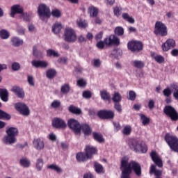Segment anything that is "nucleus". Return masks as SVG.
<instances>
[{
  "label": "nucleus",
  "mask_w": 178,
  "mask_h": 178,
  "mask_svg": "<svg viewBox=\"0 0 178 178\" xmlns=\"http://www.w3.org/2000/svg\"><path fill=\"white\" fill-rule=\"evenodd\" d=\"M127 144L130 149L134 152H142V154L147 152V145L140 139L130 138L128 140Z\"/></svg>",
  "instance_id": "1"
},
{
  "label": "nucleus",
  "mask_w": 178,
  "mask_h": 178,
  "mask_svg": "<svg viewBox=\"0 0 178 178\" xmlns=\"http://www.w3.org/2000/svg\"><path fill=\"white\" fill-rule=\"evenodd\" d=\"M124 165L127 169H129L131 173V170H134L136 176H141V165L140 163L136 161H131L129 163V159L126 157H123L121 161V165Z\"/></svg>",
  "instance_id": "2"
},
{
  "label": "nucleus",
  "mask_w": 178,
  "mask_h": 178,
  "mask_svg": "<svg viewBox=\"0 0 178 178\" xmlns=\"http://www.w3.org/2000/svg\"><path fill=\"white\" fill-rule=\"evenodd\" d=\"M120 40L119 38L115 35H111L108 38H106L104 41H99L97 43L96 47L99 49H104L105 45L110 47V45H119Z\"/></svg>",
  "instance_id": "3"
},
{
  "label": "nucleus",
  "mask_w": 178,
  "mask_h": 178,
  "mask_svg": "<svg viewBox=\"0 0 178 178\" xmlns=\"http://www.w3.org/2000/svg\"><path fill=\"white\" fill-rule=\"evenodd\" d=\"M63 37L64 41L70 44H73L77 41V33H76V31L72 27L65 29Z\"/></svg>",
  "instance_id": "4"
},
{
  "label": "nucleus",
  "mask_w": 178,
  "mask_h": 178,
  "mask_svg": "<svg viewBox=\"0 0 178 178\" xmlns=\"http://www.w3.org/2000/svg\"><path fill=\"white\" fill-rule=\"evenodd\" d=\"M165 140L168 144L170 149L174 151V152L178 153V138L175 136L170 135V134H167L165 136Z\"/></svg>",
  "instance_id": "5"
},
{
  "label": "nucleus",
  "mask_w": 178,
  "mask_h": 178,
  "mask_svg": "<svg viewBox=\"0 0 178 178\" xmlns=\"http://www.w3.org/2000/svg\"><path fill=\"white\" fill-rule=\"evenodd\" d=\"M38 13L40 20H45L51 17V10L45 4H40L38 8Z\"/></svg>",
  "instance_id": "6"
},
{
  "label": "nucleus",
  "mask_w": 178,
  "mask_h": 178,
  "mask_svg": "<svg viewBox=\"0 0 178 178\" xmlns=\"http://www.w3.org/2000/svg\"><path fill=\"white\" fill-rule=\"evenodd\" d=\"M154 34L161 37H166L168 35V27L162 22L157 21L155 24Z\"/></svg>",
  "instance_id": "7"
},
{
  "label": "nucleus",
  "mask_w": 178,
  "mask_h": 178,
  "mask_svg": "<svg viewBox=\"0 0 178 178\" xmlns=\"http://www.w3.org/2000/svg\"><path fill=\"white\" fill-rule=\"evenodd\" d=\"M67 126L75 134L81 133V125H80V122L74 118L68 120Z\"/></svg>",
  "instance_id": "8"
},
{
  "label": "nucleus",
  "mask_w": 178,
  "mask_h": 178,
  "mask_svg": "<svg viewBox=\"0 0 178 178\" xmlns=\"http://www.w3.org/2000/svg\"><path fill=\"white\" fill-rule=\"evenodd\" d=\"M15 108L17 112H19V113L24 116H29V115H30V109L24 103H16Z\"/></svg>",
  "instance_id": "9"
},
{
  "label": "nucleus",
  "mask_w": 178,
  "mask_h": 178,
  "mask_svg": "<svg viewBox=\"0 0 178 178\" xmlns=\"http://www.w3.org/2000/svg\"><path fill=\"white\" fill-rule=\"evenodd\" d=\"M164 113L169 116L172 120L176 121L178 119V114L175 108L171 106H166L163 109Z\"/></svg>",
  "instance_id": "10"
},
{
  "label": "nucleus",
  "mask_w": 178,
  "mask_h": 178,
  "mask_svg": "<svg viewBox=\"0 0 178 178\" xmlns=\"http://www.w3.org/2000/svg\"><path fill=\"white\" fill-rule=\"evenodd\" d=\"M128 49L132 52H140L143 49V43L138 41H131L127 44Z\"/></svg>",
  "instance_id": "11"
},
{
  "label": "nucleus",
  "mask_w": 178,
  "mask_h": 178,
  "mask_svg": "<svg viewBox=\"0 0 178 178\" xmlns=\"http://www.w3.org/2000/svg\"><path fill=\"white\" fill-rule=\"evenodd\" d=\"M52 126L55 129H66L67 124L62 118H56L52 120Z\"/></svg>",
  "instance_id": "12"
},
{
  "label": "nucleus",
  "mask_w": 178,
  "mask_h": 178,
  "mask_svg": "<svg viewBox=\"0 0 178 178\" xmlns=\"http://www.w3.org/2000/svg\"><path fill=\"white\" fill-rule=\"evenodd\" d=\"M175 47H176V41L173 39H168L161 45L163 52H168V51L172 49V48H175Z\"/></svg>",
  "instance_id": "13"
},
{
  "label": "nucleus",
  "mask_w": 178,
  "mask_h": 178,
  "mask_svg": "<svg viewBox=\"0 0 178 178\" xmlns=\"http://www.w3.org/2000/svg\"><path fill=\"white\" fill-rule=\"evenodd\" d=\"M150 156L153 161V162L158 166L159 168H162L163 166V162L162 161V159L158 155L156 152L152 151L150 154Z\"/></svg>",
  "instance_id": "14"
},
{
  "label": "nucleus",
  "mask_w": 178,
  "mask_h": 178,
  "mask_svg": "<svg viewBox=\"0 0 178 178\" xmlns=\"http://www.w3.org/2000/svg\"><path fill=\"white\" fill-rule=\"evenodd\" d=\"M97 115L101 119H113L115 117V113L112 111H100Z\"/></svg>",
  "instance_id": "15"
},
{
  "label": "nucleus",
  "mask_w": 178,
  "mask_h": 178,
  "mask_svg": "<svg viewBox=\"0 0 178 178\" xmlns=\"http://www.w3.org/2000/svg\"><path fill=\"white\" fill-rule=\"evenodd\" d=\"M32 66L33 67L40 68L42 69H46V67H48V65H49L47 61L46 60H33L31 61Z\"/></svg>",
  "instance_id": "16"
},
{
  "label": "nucleus",
  "mask_w": 178,
  "mask_h": 178,
  "mask_svg": "<svg viewBox=\"0 0 178 178\" xmlns=\"http://www.w3.org/2000/svg\"><path fill=\"white\" fill-rule=\"evenodd\" d=\"M16 13H23V8H22V6L19 4L14 5L11 6V13H10V17H15V15Z\"/></svg>",
  "instance_id": "17"
},
{
  "label": "nucleus",
  "mask_w": 178,
  "mask_h": 178,
  "mask_svg": "<svg viewBox=\"0 0 178 178\" xmlns=\"http://www.w3.org/2000/svg\"><path fill=\"white\" fill-rule=\"evenodd\" d=\"M33 144L34 148H35V149H38V151H41V149H44V147H45V145H44V141L41 140V138L34 139L33 141Z\"/></svg>",
  "instance_id": "18"
},
{
  "label": "nucleus",
  "mask_w": 178,
  "mask_h": 178,
  "mask_svg": "<svg viewBox=\"0 0 178 178\" xmlns=\"http://www.w3.org/2000/svg\"><path fill=\"white\" fill-rule=\"evenodd\" d=\"M12 91L17 95V97H18V98H24V90H23V88L19 86H13Z\"/></svg>",
  "instance_id": "19"
},
{
  "label": "nucleus",
  "mask_w": 178,
  "mask_h": 178,
  "mask_svg": "<svg viewBox=\"0 0 178 178\" xmlns=\"http://www.w3.org/2000/svg\"><path fill=\"white\" fill-rule=\"evenodd\" d=\"M120 170L122 172L121 178H130V175H131L130 169L127 168L124 164L120 166Z\"/></svg>",
  "instance_id": "20"
},
{
  "label": "nucleus",
  "mask_w": 178,
  "mask_h": 178,
  "mask_svg": "<svg viewBox=\"0 0 178 178\" xmlns=\"http://www.w3.org/2000/svg\"><path fill=\"white\" fill-rule=\"evenodd\" d=\"M149 175H154L156 177H161L162 176V170L156 169V166L152 164L149 168Z\"/></svg>",
  "instance_id": "21"
},
{
  "label": "nucleus",
  "mask_w": 178,
  "mask_h": 178,
  "mask_svg": "<svg viewBox=\"0 0 178 178\" xmlns=\"http://www.w3.org/2000/svg\"><path fill=\"white\" fill-rule=\"evenodd\" d=\"M3 143H5L7 145L15 144L16 143V137L13 136L12 135L7 134L3 138Z\"/></svg>",
  "instance_id": "22"
},
{
  "label": "nucleus",
  "mask_w": 178,
  "mask_h": 178,
  "mask_svg": "<svg viewBox=\"0 0 178 178\" xmlns=\"http://www.w3.org/2000/svg\"><path fill=\"white\" fill-rule=\"evenodd\" d=\"M85 151L88 159H90L94 154H97V149L92 146H86Z\"/></svg>",
  "instance_id": "23"
},
{
  "label": "nucleus",
  "mask_w": 178,
  "mask_h": 178,
  "mask_svg": "<svg viewBox=\"0 0 178 178\" xmlns=\"http://www.w3.org/2000/svg\"><path fill=\"white\" fill-rule=\"evenodd\" d=\"M0 98L3 102H8L9 99V92H8V90L4 88L0 89Z\"/></svg>",
  "instance_id": "24"
},
{
  "label": "nucleus",
  "mask_w": 178,
  "mask_h": 178,
  "mask_svg": "<svg viewBox=\"0 0 178 178\" xmlns=\"http://www.w3.org/2000/svg\"><path fill=\"white\" fill-rule=\"evenodd\" d=\"M62 29H63L62 23L55 22L52 26L51 31L54 34H59V33H60Z\"/></svg>",
  "instance_id": "25"
},
{
  "label": "nucleus",
  "mask_w": 178,
  "mask_h": 178,
  "mask_svg": "<svg viewBox=\"0 0 178 178\" xmlns=\"http://www.w3.org/2000/svg\"><path fill=\"white\" fill-rule=\"evenodd\" d=\"M12 45L13 47H20L23 44V40L19 38L18 37H13L10 40Z\"/></svg>",
  "instance_id": "26"
},
{
  "label": "nucleus",
  "mask_w": 178,
  "mask_h": 178,
  "mask_svg": "<svg viewBox=\"0 0 178 178\" xmlns=\"http://www.w3.org/2000/svg\"><path fill=\"white\" fill-rule=\"evenodd\" d=\"M47 56L48 58H59V56H60V54H59V52L52 49H49L47 50Z\"/></svg>",
  "instance_id": "27"
},
{
  "label": "nucleus",
  "mask_w": 178,
  "mask_h": 178,
  "mask_svg": "<svg viewBox=\"0 0 178 178\" xmlns=\"http://www.w3.org/2000/svg\"><path fill=\"white\" fill-rule=\"evenodd\" d=\"M6 134L8 136H13V137H16L19 134V131L16 127H9L6 131Z\"/></svg>",
  "instance_id": "28"
},
{
  "label": "nucleus",
  "mask_w": 178,
  "mask_h": 178,
  "mask_svg": "<svg viewBox=\"0 0 178 178\" xmlns=\"http://www.w3.org/2000/svg\"><path fill=\"white\" fill-rule=\"evenodd\" d=\"M81 130L84 133L86 136H90L91 133H92V130L91 127L88 126L87 124H83L81 126Z\"/></svg>",
  "instance_id": "29"
},
{
  "label": "nucleus",
  "mask_w": 178,
  "mask_h": 178,
  "mask_svg": "<svg viewBox=\"0 0 178 178\" xmlns=\"http://www.w3.org/2000/svg\"><path fill=\"white\" fill-rule=\"evenodd\" d=\"M76 161H78V162H84V161H87V159H88V158H87V154H86V153H77L76 156Z\"/></svg>",
  "instance_id": "30"
},
{
  "label": "nucleus",
  "mask_w": 178,
  "mask_h": 178,
  "mask_svg": "<svg viewBox=\"0 0 178 178\" xmlns=\"http://www.w3.org/2000/svg\"><path fill=\"white\" fill-rule=\"evenodd\" d=\"M69 111L74 115H81V109L74 106H70L69 107Z\"/></svg>",
  "instance_id": "31"
},
{
  "label": "nucleus",
  "mask_w": 178,
  "mask_h": 178,
  "mask_svg": "<svg viewBox=\"0 0 178 178\" xmlns=\"http://www.w3.org/2000/svg\"><path fill=\"white\" fill-rule=\"evenodd\" d=\"M112 100L115 104L120 102L122 101V95H120L119 92H115L113 95Z\"/></svg>",
  "instance_id": "32"
},
{
  "label": "nucleus",
  "mask_w": 178,
  "mask_h": 178,
  "mask_svg": "<svg viewBox=\"0 0 178 178\" xmlns=\"http://www.w3.org/2000/svg\"><path fill=\"white\" fill-rule=\"evenodd\" d=\"M47 169H51V170H54L57 173H62V168L56 164H51L47 166Z\"/></svg>",
  "instance_id": "33"
},
{
  "label": "nucleus",
  "mask_w": 178,
  "mask_h": 178,
  "mask_svg": "<svg viewBox=\"0 0 178 178\" xmlns=\"http://www.w3.org/2000/svg\"><path fill=\"white\" fill-rule=\"evenodd\" d=\"M19 163L21 166H23V168H29L31 165L30 160H29L27 158L21 159Z\"/></svg>",
  "instance_id": "34"
},
{
  "label": "nucleus",
  "mask_w": 178,
  "mask_h": 178,
  "mask_svg": "<svg viewBox=\"0 0 178 178\" xmlns=\"http://www.w3.org/2000/svg\"><path fill=\"white\" fill-rule=\"evenodd\" d=\"M102 99L104 101H109L111 99V95L106 90H102L100 92Z\"/></svg>",
  "instance_id": "35"
},
{
  "label": "nucleus",
  "mask_w": 178,
  "mask_h": 178,
  "mask_svg": "<svg viewBox=\"0 0 178 178\" xmlns=\"http://www.w3.org/2000/svg\"><path fill=\"white\" fill-rule=\"evenodd\" d=\"M139 116L143 126H147V124H149V118L147 117L144 114H139Z\"/></svg>",
  "instance_id": "36"
},
{
  "label": "nucleus",
  "mask_w": 178,
  "mask_h": 178,
  "mask_svg": "<svg viewBox=\"0 0 178 178\" xmlns=\"http://www.w3.org/2000/svg\"><path fill=\"white\" fill-rule=\"evenodd\" d=\"M44 166V160L42 159H38L36 161V169L38 172H41Z\"/></svg>",
  "instance_id": "37"
},
{
  "label": "nucleus",
  "mask_w": 178,
  "mask_h": 178,
  "mask_svg": "<svg viewBox=\"0 0 178 178\" xmlns=\"http://www.w3.org/2000/svg\"><path fill=\"white\" fill-rule=\"evenodd\" d=\"M88 11L92 17H95L98 15V8L94 6L89 7Z\"/></svg>",
  "instance_id": "38"
},
{
  "label": "nucleus",
  "mask_w": 178,
  "mask_h": 178,
  "mask_svg": "<svg viewBox=\"0 0 178 178\" xmlns=\"http://www.w3.org/2000/svg\"><path fill=\"white\" fill-rule=\"evenodd\" d=\"M10 36V34L6 29H2L0 31V37L2 40H8Z\"/></svg>",
  "instance_id": "39"
},
{
  "label": "nucleus",
  "mask_w": 178,
  "mask_h": 178,
  "mask_svg": "<svg viewBox=\"0 0 178 178\" xmlns=\"http://www.w3.org/2000/svg\"><path fill=\"white\" fill-rule=\"evenodd\" d=\"M76 24L77 26H79V27H80L81 29H86V27H87L88 26L87 21L82 19L81 18H79L76 20Z\"/></svg>",
  "instance_id": "40"
},
{
  "label": "nucleus",
  "mask_w": 178,
  "mask_h": 178,
  "mask_svg": "<svg viewBox=\"0 0 178 178\" xmlns=\"http://www.w3.org/2000/svg\"><path fill=\"white\" fill-rule=\"evenodd\" d=\"M60 91L62 94H69L70 91V86L68 83H65L61 86Z\"/></svg>",
  "instance_id": "41"
},
{
  "label": "nucleus",
  "mask_w": 178,
  "mask_h": 178,
  "mask_svg": "<svg viewBox=\"0 0 178 178\" xmlns=\"http://www.w3.org/2000/svg\"><path fill=\"white\" fill-rule=\"evenodd\" d=\"M131 126L126 125L125 127H124L122 133V134H124V136H130V134H131Z\"/></svg>",
  "instance_id": "42"
},
{
  "label": "nucleus",
  "mask_w": 178,
  "mask_h": 178,
  "mask_svg": "<svg viewBox=\"0 0 178 178\" xmlns=\"http://www.w3.org/2000/svg\"><path fill=\"white\" fill-rule=\"evenodd\" d=\"M133 65L134 67H137V69H142V67H144V66H145L144 62L138 60H134Z\"/></svg>",
  "instance_id": "43"
},
{
  "label": "nucleus",
  "mask_w": 178,
  "mask_h": 178,
  "mask_svg": "<svg viewBox=\"0 0 178 178\" xmlns=\"http://www.w3.org/2000/svg\"><path fill=\"white\" fill-rule=\"evenodd\" d=\"M93 138L98 143H104V140L101 134L93 132Z\"/></svg>",
  "instance_id": "44"
},
{
  "label": "nucleus",
  "mask_w": 178,
  "mask_h": 178,
  "mask_svg": "<svg viewBox=\"0 0 178 178\" xmlns=\"http://www.w3.org/2000/svg\"><path fill=\"white\" fill-rule=\"evenodd\" d=\"M47 79H54V76H56V71L54 69H49L46 72Z\"/></svg>",
  "instance_id": "45"
},
{
  "label": "nucleus",
  "mask_w": 178,
  "mask_h": 178,
  "mask_svg": "<svg viewBox=\"0 0 178 178\" xmlns=\"http://www.w3.org/2000/svg\"><path fill=\"white\" fill-rule=\"evenodd\" d=\"M171 88H172L174 98H175V99H178V86H177V84H176V83L172 84Z\"/></svg>",
  "instance_id": "46"
},
{
  "label": "nucleus",
  "mask_w": 178,
  "mask_h": 178,
  "mask_svg": "<svg viewBox=\"0 0 178 178\" xmlns=\"http://www.w3.org/2000/svg\"><path fill=\"white\" fill-rule=\"evenodd\" d=\"M122 17L124 19V20H126L129 23H134V19L130 17V15H129L127 13H122Z\"/></svg>",
  "instance_id": "47"
},
{
  "label": "nucleus",
  "mask_w": 178,
  "mask_h": 178,
  "mask_svg": "<svg viewBox=\"0 0 178 178\" xmlns=\"http://www.w3.org/2000/svg\"><path fill=\"white\" fill-rule=\"evenodd\" d=\"M33 54L34 56H36V58H41L42 56V51L38 50L37 47L35 46L33 49Z\"/></svg>",
  "instance_id": "48"
},
{
  "label": "nucleus",
  "mask_w": 178,
  "mask_h": 178,
  "mask_svg": "<svg viewBox=\"0 0 178 178\" xmlns=\"http://www.w3.org/2000/svg\"><path fill=\"white\" fill-rule=\"evenodd\" d=\"M114 31L116 35H123L124 34V29L122 26H117Z\"/></svg>",
  "instance_id": "49"
},
{
  "label": "nucleus",
  "mask_w": 178,
  "mask_h": 178,
  "mask_svg": "<svg viewBox=\"0 0 178 178\" xmlns=\"http://www.w3.org/2000/svg\"><path fill=\"white\" fill-rule=\"evenodd\" d=\"M51 15L53 16V17H56L58 19V17L62 16V13H60V10L58 9H54L51 11Z\"/></svg>",
  "instance_id": "50"
},
{
  "label": "nucleus",
  "mask_w": 178,
  "mask_h": 178,
  "mask_svg": "<svg viewBox=\"0 0 178 178\" xmlns=\"http://www.w3.org/2000/svg\"><path fill=\"white\" fill-rule=\"evenodd\" d=\"M95 170L97 173H102L104 172V168L98 163H95Z\"/></svg>",
  "instance_id": "51"
},
{
  "label": "nucleus",
  "mask_w": 178,
  "mask_h": 178,
  "mask_svg": "<svg viewBox=\"0 0 178 178\" xmlns=\"http://www.w3.org/2000/svg\"><path fill=\"white\" fill-rule=\"evenodd\" d=\"M0 119H6L7 120H9L10 119V115L5 111L0 110Z\"/></svg>",
  "instance_id": "52"
},
{
  "label": "nucleus",
  "mask_w": 178,
  "mask_h": 178,
  "mask_svg": "<svg viewBox=\"0 0 178 178\" xmlns=\"http://www.w3.org/2000/svg\"><path fill=\"white\" fill-rule=\"evenodd\" d=\"M76 84L79 87H86V86H87V81L84 79H79L76 81Z\"/></svg>",
  "instance_id": "53"
},
{
  "label": "nucleus",
  "mask_w": 178,
  "mask_h": 178,
  "mask_svg": "<svg viewBox=\"0 0 178 178\" xmlns=\"http://www.w3.org/2000/svg\"><path fill=\"white\" fill-rule=\"evenodd\" d=\"M154 58L157 63H163L165 62V58L161 55L155 56Z\"/></svg>",
  "instance_id": "54"
},
{
  "label": "nucleus",
  "mask_w": 178,
  "mask_h": 178,
  "mask_svg": "<svg viewBox=\"0 0 178 178\" xmlns=\"http://www.w3.org/2000/svg\"><path fill=\"white\" fill-rule=\"evenodd\" d=\"M11 67L14 72H17V70H20V64L17 62L13 63Z\"/></svg>",
  "instance_id": "55"
},
{
  "label": "nucleus",
  "mask_w": 178,
  "mask_h": 178,
  "mask_svg": "<svg viewBox=\"0 0 178 178\" xmlns=\"http://www.w3.org/2000/svg\"><path fill=\"white\" fill-rule=\"evenodd\" d=\"M136 92L131 90L129 92V97L128 99H129L130 101H134L136 99Z\"/></svg>",
  "instance_id": "56"
},
{
  "label": "nucleus",
  "mask_w": 178,
  "mask_h": 178,
  "mask_svg": "<svg viewBox=\"0 0 178 178\" xmlns=\"http://www.w3.org/2000/svg\"><path fill=\"white\" fill-rule=\"evenodd\" d=\"M163 94L164 97H169L172 95V90H170V88H167L163 90Z\"/></svg>",
  "instance_id": "57"
},
{
  "label": "nucleus",
  "mask_w": 178,
  "mask_h": 178,
  "mask_svg": "<svg viewBox=\"0 0 178 178\" xmlns=\"http://www.w3.org/2000/svg\"><path fill=\"white\" fill-rule=\"evenodd\" d=\"M51 108L56 109V108H59L60 106V102L58 100H54L51 104Z\"/></svg>",
  "instance_id": "58"
},
{
  "label": "nucleus",
  "mask_w": 178,
  "mask_h": 178,
  "mask_svg": "<svg viewBox=\"0 0 178 178\" xmlns=\"http://www.w3.org/2000/svg\"><path fill=\"white\" fill-rule=\"evenodd\" d=\"M83 98H86V99H88L92 97V94L90 90H86L83 92Z\"/></svg>",
  "instance_id": "59"
},
{
  "label": "nucleus",
  "mask_w": 178,
  "mask_h": 178,
  "mask_svg": "<svg viewBox=\"0 0 178 178\" xmlns=\"http://www.w3.org/2000/svg\"><path fill=\"white\" fill-rule=\"evenodd\" d=\"M21 19H22L24 22H29L30 20V16L27 13H24L22 12L20 16Z\"/></svg>",
  "instance_id": "60"
},
{
  "label": "nucleus",
  "mask_w": 178,
  "mask_h": 178,
  "mask_svg": "<svg viewBox=\"0 0 178 178\" xmlns=\"http://www.w3.org/2000/svg\"><path fill=\"white\" fill-rule=\"evenodd\" d=\"M113 12H114L115 16H117V17L120 16V15L122 13V8L115 7V8H114Z\"/></svg>",
  "instance_id": "61"
},
{
  "label": "nucleus",
  "mask_w": 178,
  "mask_h": 178,
  "mask_svg": "<svg viewBox=\"0 0 178 178\" xmlns=\"http://www.w3.org/2000/svg\"><path fill=\"white\" fill-rule=\"evenodd\" d=\"M17 33L19 35H24V28H23V26H18L17 28Z\"/></svg>",
  "instance_id": "62"
},
{
  "label": "nucleus",
  "mask_w": 178,
  "mask_h": 178,
  "mask_svg": "<svg viewBox=\"0 0 178 178\" xmlns=\"http://www.w3.org/2000/svg\"><path fill=\"white\" fill-rule=\"evenodd\" d=\"M101 60L99 59H95L93 60V66L94 67H101Z\"/></svg>",
  "instance_id": "63"
},
{
  "label": "nucleus",
  "mask_w": 178,
  "mask_h": 178,
  "mask_svg": "<svg viewBox=\"0 0 178 178\" xmlns=\"http://www.w3.org/2000/svg\"><path fill=\"white\" fill-rule=\"evenodd\" d=\"M27 81L29 86H34V78L33 77V76H28Z\"/></svg>",
  "instance_id": "64"
}]
</instances>
